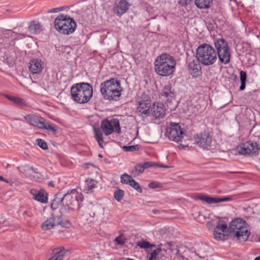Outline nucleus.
I'll list each match as a JSON object with an SVG mask.
<instances>
[{"label": "nucleus", "mask_w": 260, "mask_h": 260, "mask_svg": "<svg viewBox=\"0 0 260 260\" xmlns=\"http://www.w3.org/2000/svg\"><path fill=\"white\" fill-rule=\"evenodd\" d=\"M155 70L159 76H169L175 71L176 62L173 56L167 53L161 54L155 61Z\"/></svg>", "instance_id": "2"}, {"label": "nucleus", "mask_w": 260, "mask_h": 260, "mask_svg": "<svg viewBox=\"0 0 260 260\" xmlns=\"http://www.w3.org/2000/svg\"><path fill=\"white\" fill-rule=\"evenodd\" d=\"M132 179V177L130 175L125 173L121 176L120 181L122 184H129Z\"/></svg>", "instance_id": "40"}, {"label": "nucleus", "mask_w": 260, "mask_h": 260, "mask_svg": "<svg viewBox=\"0 0 260 260\" xmlns=\"http://www.w3.org/2000/svg\"><path fill=\"white\" fill-rule=\"evenodd\" d=\"M0 181H4L8 182L2 176H0Z\"/></svg>", "instance_id": "61"}, {"label": "nucleus", "mask_w": 260, "mask_h": 260, "mask_svg": "<svg viewBox=\"0 0 260 260\" xmlns=\"http://www.w3.org/2000/svg\"><path fill=\"white\" fill-rule=\"evenodd\" d=\"M191 1V0H180L179 4L183 7H186L190 4Z\"/></svg>", "instance_id": "53"}, {"label": "nucleus", "mask_w": 260, "mask_h": 260, "mask_svg": "<svg viewBox=\"0 0 260 260\" xmlns=\"http://www.w3.org/2000/svg\"><path fill=\"white\" fill-rule=\"evenodd\" d=\"M151 101L149 96L145 93L142 94L139 101L137 102V112L138 115L145 118L150 115Z\"/></svg>", "instance_id": "7"}, {"label": "nucleus", "mask_w": 260, "mask_h": 260, "mask_svg": "<svg viewBox=\"0 0 260 260\" xmlns=\"http://www.w3.org/2000/svg\"><path fill=\"white\" fill-rule=\"evenodd\" d=\"M96 181L92 179H88L85 181V185L84 191L87 193H91L93 190V188L96 187L95 183Z\"/></svg>", "instance_id": "29"}, {"label": "nucleus", "mask_w": 260, "mask_h": 260, "mask_svg": "<svg viewBox=\"0 0 260 260\" xmlns=\"http://www.w3.org/2000/svg\"><path fill=\"white\" fill-rule=\"evenodd\" d=\"M144 164V167L145 169H148L149 168L156 167L157 165V163L155 162L152 161H145L143 162Z\"/></svg>", "instance_id": "49"}, {"label": "nucleus", "mask_w": 260, "mask_h": 260, "mask_svg": "<svg viewBox=\"0 0 260 260\" xmlns=\"http://www.w3.org/2000/svg\"><path fill=\"white\" fill-rule=\"evenodd\" d=\"M8 47H3L0 48V60L7 64L10 67H13L15 63V59L6 53V49Z\"/></svg>", "instance_id": "22"}, {"label": "nucleus", "mask_w": 260, "mask_h": 260, "mask_svg": "<svg viewBox=\"0 0 260 260\" xmlns=\"http://www.w3.org/2000/svg\"><path fill=\"white\" fill-rule=\"evenodd\" d=\"M137 245L142 248L149 249L150 245V243L147 241L143 240L137 243Z\"/></svg>", "instance_id": "48"}, {"label": "nucleus", "mask_w": 260, "mask_h": 260, "mask_svg": "<svg viewBox=\"0 0 260 260\" xmlns=\"http://www.w3.org/2000/svg\"><path fill=\"white\" fill-rule=\"evenodd\" d=\"M213 0H194L197 7L200 9H209L213 4Z\"/></svg>", "instance_id": "27"}, {"label": "nucleus", "mask_w": 260, "mask_h": 260, "mask_svg": "<svg viewBox=\"0 0 260 260\" xmlns=\"http://www.w3.org/2000/svg\"><path fill=\"white\" fill-rule=\"evenodd\" d=\"M25 120L30 125L41 128L44 119L34 114H29L24 116Z\"/></svg>", "instance_id": "20"}, {"label": "nucleus", "mask_w": 260, "mask_h": 260, "mask_svg": "<svg viewBox=\"0 0 260 260\" xmlns=\"http://www.w3.org/2000/svg\"><path fill=\"white\" fill-rule=\"evenodd\" d=\"M148 187L150 188H156L160 187V185L159 183L153 181L148 184Z\"/></svg>", "instance_id": "52"}, {"label": "nucleus", "mask_w": 260, "mask_h": 260, "mask_svg": "<svg viewBox=\"0 0 260 260\" xmlns=\"http://www.w3.org/2000/svg\"><path fill=\"white\" fill-rule=\"evenodd\" d=\"M72 99L78 104L88 103L93 95L91 85L86 82H80L73 84L71 88Z\"/></svg>", "instance_id": "1"}, {"label": "nucleus", "mask_w": 260, "mask_h": 260, "mask_svg": "<svg viewBox=\"0 0 260 260\" xmlns=\"http://www.w3.org/2000/svg\"><path fill=\"white\" fill-rule=\"evenodd\" d=\"M200 62L198 60L195 61L193 60L192 61L188 63V68L189 71V73L191 75L197 76V74L201 70V67L200 64Z\"/></svg>", "instance_id": "25"}, {"label": "nucleus", "mask_w": 260, "mask_h": 260, "mask_svg": "<svg viewBox=\"0 0 260 260\" xmlns=\"http://www.w3.org/2000/svg\"><path fill=\"white\" fill-rule=\"evenodd\" d=\"M214 44L221 63L228 64L231 60V52L228 42L223 38H215Z\"/></svg>", "instance_id": "6"}, {"label": "nucleus", "mask_w": 260, "mask_h": 260, "mask_svg": "<svg viewBox=\"0 0 260 260\" xmlns=\"http://www.w3.org/2000/svg\"><path fill=\"white\" fill-rule=\"evenodd\" d=\"M178 147L180 149L183 150V149H185L186 147H188V145H183V144H179Z\"/></svg>", "instance_id": "55"}, {"label": "nucleus", "mask_w": 260, "mask_h": 260, "mask_svg": "<svg viewBox=\"0 0 260 260\" xmlns=\"http://www.w3.org/2000/svg\"><path fill=\"white\" fill-rule=\"evenodd\" d=\"M157 165L156 167H160L162 168H170L171 167L169 166L164 165L162 164H159L157 163Z\"/></svg>", "instance_id": "57"}, {"label": "nucleus", "mask_w": 260, "mask_h": 260, "mask_svg": "<svg viewBox=\"0 0 260 260\" xmlns=\"http://www.w3.org/2000/svg\"><path fill=\"white\" fill-rule=\"evenodd\" d=\"M160 95L163 98V100L168 103H172L175 98L174 89L170 84H167L164 87Z\"/></svg>", "instance_id": "16"}, {"label": "nucleus", "mask_w": 260, "mask_h": 260, "mask_svg": "<svg viewBox=\"0 0 260 260\" xmlns=\"http://www.w3.org/2000/svg\"><path fill=\"white\" fill-rule=\"evenodd\" d=\"M41 129H47L48 131H50L54 133H56L58 131V129L56 126H53L50 124H48V125H45V121H44L43 122Z\"/></svg>", "instance_id": "45"}, {"label": "nucleus", "mask_w": 260, "mask_h": 260, "mask_svg": "<svg viewBox=\"0 0 260 260\" xmlns=\"http://www.w3.org/2000/svg\"><path fill=\"white\" fill-rule=\"evenodd\" d=\"M63 10H64V9L63 7L56 8H54V9L48 10V13H56L60 11H62Z\"/></svg>", "instance_id": "54"}, {"label": "nucleus", "mask_w": 260, "mask_h": 260, "mask_svg": "<svg viewBox=\"0 0 260 260\" xmlns=\"http://www.w3.org/2000/svg\"><path fill=\"white\" fill-rule=\"evenodd\" d=\"M43 69V63L41 59L34 58L29 62V70L32 74L41 73Z\"/></svg>", "instance_id": "18"}, {"label": "nucleus", "mask_w": 260, "mask_h": 260, "mask_svg": "<svg viewBox=\"0 0 260 260\" xmlns=\"http://www.w3.org/2000/svg\"><path fill=\"white\" fill-rule=\"evenodd\" d=\"M247 223L241 218H236L229 223L228 229L230 232V237L240 241H246L249 236L250 232L246 228Z\"/></svg>", "instance_id": "3"}, {"label": "nucleus", "mask_w": 260, "mask_h": 260, "mask_svg": "<svg viewBox=\"0 0 260 260\" xmlns=\"http://www.w3.org/2000/svg\"><path fill=\"white\" fill-rule=\"evenodd\" d=\"M100 91L101 94L107 92L110 90H114L115 88H121L120 81L116 78H111L102 83L100 85Z\"/></svg>", "instance_id": "13"}, {"label": "nucleus", "mask_w": 260, "mask_h": 260, "mask_svg": "<svg viewBox=\"0 0 260 260\" xmlns=\"http://www.w3.org/2000/svg\"><path fill=\"white\" fill-rule=\"evenodd\" d=\"M247 77V73L245 71H241L240 72V80L241 85L239 87V90L240 91L244 90L245 89Z\"/></svg>", "instance_id": "32"}, {"label": "nucleus", "mask_w": 260, "mask_h": 260, "mask_svg": "<svg viewBox=\"0 0 260 260\" xmlns=\"http://www.w3.org/2000/svg\"><path fill=\"white\" fill-rule=\"evenodd\" d=\"M4 96L8 99L9 101L13 103L17 104L19 106H25L26 104L24 100L22 98L14 96L7 94H3Z\"/></svg>", "instance_id": "30"}, {"label": "nucleus", "mask_w": 260, "mask_h": 260, "mask_svg": "<svg viewBox=\"0 0 260 260\" xmlns=\"http://www.w3.org/2000/svg\"><path fill=\"white\" fill-rule=\"evenodd\" d=\"M126 239L122 236H119L116 238L115 241L118 245H123L125 243Z\"/></svg>", "instance_id": "51"}, {"label": "nucleus", "mask_w": 260, "mask_h": 260, "mask_svg": "<svg viewBox=\"0 0 260 260\" xmlns=\"http://www.w3.org/2000/svg\"><path fill=\"white\" fill-rule=\"evenodd\" d=\"M112 123L114 127V131L119 134L121 133V127L120 122L118 119L116 118L112 119Z\"/></svg>", "instance_id": "37"}, {"label": "nucleus", "mask_w": 260, "mask_h": 260, "mask_svg": "<svg viewBox=\"0 0 260 260\" xmlns=\"http://www.w3.org/2000/svg\"><path fill=\"white\" fill-rule=\"evenodd\" d=\"M124 195V191L120 189H118L114 193V197L118 202H120L123 199Z\"/></svg>", "instance_id": "38"}, {"label": "nucleus", "mask_w": 260, "mask_h": 260, "mask_svg": "<svg viewBox=\"0 0 260 260\" xmlns=\"http://www.w3.org/2000/svg\"><path fill=\"white\" fill-rule=\"evenodd\" d=\"M48 185L49 186H50V187L54 186V183L52 181H49L48 183Z\"/></svg>", "instance_id": "59"}, {"label": "nucleus", "mask_w": 260, "mask_h": 260, "mask_svg": "<svg viewBox=\"0 0 260 260\" xmlns=\"http://www.w3.org/2000/svg\"><path fill=\"white\" fill-rule=\"evenodd\" d=\"M28 30L31 34H39L42 30V25L39 21L33 20L30 23Z\"/></svg>", "instance_id": "26"}, {"label": "nucleus", "mask_w": 260, "mask_h": 260, "mask_svg": "<svg viewBox=\"0 0 260 260\" xmlns=\"http://www.w3.org/2000/svg\"><path fill=\"white\" fill-rule=\"evenodd\" d=\"M196 57L198 61L205 66L212 65L217 60L215 49L206 43L198 46L196 50Z\"/></svg>", "instance_id": "4"}, {"label": "nucleus", "mask_w": 260, "mask_h": 260, "mask_svg": "<svg viewBox=\"0 0 260 260\" xmlns=\"http://www.w3.org/2000/svg\"><path fill=\"white\" fill-rule=\"evenodd\" d=\"M81 194L78 193L75 190H72L71 193L68 192L63 194V207H61L60 210L61 213H64L67 209H70V205L78 203V198H80Z\"/></svg>", "instance_id": "11"}, {"label": "nucleus", "mask_w": 260, "mask_h": 260, "mask_svg": "<svg viewBox=\"0 0 260 260\" xmlns=\"http://www.w3.org/2000/svg\"><path fill=\"white\" fill-rule=\"evenodd\" d=\"M232 200V198L231 197H224L222 198L216 197V203L228 202Z\"/></svg>", "instance_id": "50"}, {"label": "nucleus", "mask_w": 260, "mask_h": 260, "mask_svg": "<svg viewBox=\"0 0 260 260\" xmlns=\"http://www.w3.org/2000/svg\"><path fill=\"white\" fill-rule=\"evenodd\" d=\"M58 225L63 228H68L71 225V223L69 220L63 221L61 216H54L43 222L41 225V229L44 231H47Z\"/></svg>", "instance_id": "10"}, {"label": "nucleus", "mask_w": 260, "mask_h": 260, "mask_svg": "<svg viewBox=\"0 0 260 260\" xmlns=\"http://www.w3.org/2000/svg\"><path fill=\"white\" fill-rule=\"evenodd\" d=\"M140 148L139 145H131V146H123V149L125 151H135L139 150Z\"/></svg>", "instance_id": "44"}, {"label": "nucleus", "mask_w": 260, "mask_h": 260, "mask_svg": "<svg viewBox=\"0 0 260 260\" xmlns=\"http://www.w3.org/2000/svg\"><path fill=\"white\" fill-rule=\"evenodd\" d=\"M149 246H150L149 248H153V247H155L156 246V245L155 244H151V243H150V245H149Z\"/></svg>", "instance_id": "62"}, {"label": "nucleus", "mask_w": 260, "mask_h": 260, "mask_svg": "<svg viewBox=\"0 0 260 260\" xmlns=\"http://www.w3.org/2000/svg\"><path fill=\"white\" fill-rule=\"evenodd\" d=\"M231 78H232V79L234 81H236L238 80V77L237 76V75L234 74H232V75H231Z\"/></svg>", "instance_id": "58"}, {"label": "nucleus", "mask_w": 260, "mask_h": 260, "mask_svg": "<svg viewBox=\"0 0 260 260\" xmlns=\"http://www.w3.org/2000/svg\"><path fill=\"white\" fill-rule=\"evenodd\" d=\"M162 249L158 248L154 250L150 253V256L149 258V260H156V258L159 256L160 252L162 251Z\"/></svg>", "instance_id": "42"}, {"label": "nucleus", "mask_w": 260, "mask_h": 260, "mask_svg": "<svg viewBox=\"0 0 260 260\" xmlns=\"http://www.w3.org/2000/svg\"><path fill=\"white\" fill-rule=\"evenodd\" d=\"M165 135L170 140L178 143L182 141L185 134L179 123L171 122L166 128Z\"/></svg>", "instance_id": "8"}, {"label": "nucleus", "mask_w": 260, "mask_h": 260, "mask_svg": "<svg viewBox=\"0 0 260 260\" xmlns=\"http://www.w3.org/2000/svg\"><path fill=\"white\" fill-rule=\"evenodd\" d=\"M54 254L51 257L50 260H61L66 254V251L64 248L61 249H55L54 251Z\"/></svg>", "instance_id": "31"}, {"label": "nucleus", "mask_w": 260, "mask_h": 260, "mask_svg": "<svg viewBox=\"0 0 260 260\" xmlns=\"http://www.w3.org/2000/svg\"><path fill=\"white\" fill-rule=\"evenodd\" d=\"M254 260H260V255L256 257Z\"/></svg>", "instance_id": "64"}, {"label": "nucleus", "mask_w": 260, "mask_h": 260, "mask_svg": "<svg viewBox=\"0 0 260 260\" xmlns=\"http://www.w3.org/2000/svg\"><path fill=\"white\" fill-rule=\"evenodd\" d=\"M30 192L33 196V199L42 203L48 202V193L44 189H41L37 191L31 189Z\"/></svg>", "instance_id": "19"}, {"label": "nucleus", "mask_w": 260, "mask_h": 260, "mask_svg": "<svg viewBox=\"0 0 260 260\" xmlns=\"http://www.w3.org/2000/svg\"><path fill=\"white\" fill-rule=\"evenodd\" d=\"M63 207V194L61 192L57 193L53 200L52 203L51 204V208L53 210L57 209L60 205Z\"/></svg>", "instance_id": "24"}, {"label": "nucleus", "mask_w": 260, "mask_h": 260, "mask_svg": "<svg viewBox=\"0 0 260 260\" xmlns=\"http://www.w3.org/2000/svg\"><path fill=\"white\" fill-rule=\"evenodd\" d=\"M129 3L126 0H116L113 8L114 13L121 16L129 9Z\"/></svg>", "instance_id": "15"}, {"label": "nucleus", "mask_w": 260, "mask_h": 260, "mask_svg": "<svg viewBox=\"0 0 260 260\" xmlns=\"http://www.w3.org/2000/svg\"><path fill=\"white\" fill-rule=\"evenodd\" d=\"M217 228H215L214 231V236L216 240L224 241L228 239L229 237H230V234H225L222 233L221 232H218Z\"/></svg>", "instance_id": "33"}, {"label": "nucleus", "mask_w": 260, "mask_h": 260, "mask_svg": "<svg viewBox=\"0 0 260 260\" xmlns=\"http://www.w3.org/2000/svg\"><path fill=\"white\" fill-rule=\"evenodd\" d=\"M166 111V108L162 103L155 102L152 105L150 112L155 119H161L165 117Z\"/></svg>", "instance_id": "14"}, {"label": "nucleus", "mask_w": 260, "mask_h": 260, "mask_svg": "<svg viewBox=\"0 0 260 260\" xmlns=\"http://www.w3.org/2000/svg\"><path fill=\"white\" fill-rule=\"evenodd\" d=\"M93 132L94 135L95 139H96V141L98 142L103 141V134L99 127H96L95 126H93Z\"/></svg>", "instance_id": "36"}, {"label": "nucleus", "mask_w": 260, "mask_h": 260, "mask_svg": "<svg viewBox=\"0 0 260 260\" xmlns=\"http://www.w3.org/2000/svg\"><path fill=\"white\" fill-rule=\"evenodd\" d=\"M198 199L208 204H217L216 197H212L209 196L202 195L199 196Z\"/></svg>", "instance_id": "34"}, {"label": "nucleus", "mask_w": 260, "mask_h": 260, "mask_svg": "<svg viewBox=\"0 0 260 260\" xmlns=\"http://www.w3.org/2000/svg\"><path fill=\"white\" fill-rule=\"evenodd\" d=\"M152 212L154 214H157L159 213V211L157 209H153Z\"/></svg>", "instance_id": "60"}, {"label": "nucleus", "mask_w": 260, "mask_h": 260, "mask_svg": "<svg viewBox=\"0 0 260 260\" xmlns=\"http://www.w3.org/2000/svg\"><path fill=\"white\" fill-rule=\"evenodd\" d=\"M237 47L238 49L239 48L240 50V53H238L240 55L242 53H244V50H243L242 51H241V49L244 48L243 45L242 44L238 45Z\"/></svg>", "instance_id": "56"}, {"label": "nucleus", "mask_w": 260, "mask_h": 260, "mask_svg": "<svg viewBox=\"0 0 260 260\" xmlns=\"http://www.w3.org/2000/svg\"><path fill=\"white\" fill-rule=\"evenodd\" d=\"M259 148L256 142L246 141L237 147L238 153L241 155L257 154Z\"/></svg>", "instance_id": "12"}, {"label": "nucleus", "mask_w": 260, "mask_h": 260, "mask_svg": "<svg viewBox=\"0 0 260 260\" xmlns=\"http://www.w3.org/2000/svg\"><path fill=\"white\" fill-rule=\"evenodd\" d=\"M245 57L249 64H253L256 60V56L252 52H247L245 54Z\"/></svg>", "instance_id": "39"}, {"label": "nucleus", "mask_w": 260, "mask_h": 260, "mask_svg": "<svg viewBox=\"0 0 260 260\" xmlns=\"http://www.w3.org/2000/svg\"><path fill=\"white\" fill-rule=\"evenodd\" d=\"M20 215H22L24 219H27L30 215V211L28 210H24L23 208H20L19 211Z\"/></svg>", "instance_id": "47"}, {"label": "nucleus", "mask_w": 260, "mask_h": 260, "mask_svg": "<svg viewBox=\"0 0 260 260\" xmlns=\"http://www.w3.org/2000/svg\"><path fill=\"white\" fill-rule=\"evenodd\" d=\"M37 170V169H35L32 167H30L29 165H24L21 167V171L26 177L32 178H34V174L38 173Z\"/></svg>", "instance_id": "28"}, {"label": "nucleus", "mask_w": 260, "mask_h": 260, "mask_svg": "<svg viewBox=\"0 0 260 260\" xmlns=\"http://www.w3.org/2000/svg\"><path fill=\"white\" fill-rule=\"evenodd\" d=\"M215 228H218V232H225L228 229V225L223 220H219Z\"/></svg>", "instance_id": "41"}, {"label": "nucleus", "mask_w": 260, "mask_h": 260, "mask_svg": "<svg viewBox=\"0 0 260 260\" xmlns=\"http://www.w3.org/2000/svg\"><path fill=\"white\" fill-rule=\"evenodd\" d=\"M194 143L204 149H209L212 141V136L208 131H204L194 135Z\"/></svg>", "instance_id": "9"}, {"label": "nucleus", "mask_w": 260, "mask_h": 260, "mask_svg": "<svg viewBox=\"0 0 260 260\" xmlns=\"http://www.w3.org/2000/svg\"><path fill=\"white\" fill-rule=\"evenodd\" d=\"M102 142L103 141H101V142L99 141V142H98V144H99L100 147H101V148H103V145L102 144Z\"/></svg>", "instance_id": "63"}, {"label": "nucleus", "mask_w": 260, "mask_h": 260, "mask_svg": "<svg viewBox=\"0 0 260 260\" xmlns=\"http://www.w3.org/2000/svg\"><path fill=\"white\" fill-rule=\"evenodd\" d=\"M145 170L144 164L143 162L140 163L136 165L132 171V173L137 176L142 174Z\"/></svg>", "instance_id": "35"}, {"label": "nucleus", "mask_w": 260, "mask_h": 260, "mask_svg": "<svg viewBox=\"0 0 260 260\" xmlns=\"http://www.w3.org/2000/svg\"><path fill=\"white\" fill-rule=\"evenodd\" d=\"M101 128L106 136L111 135L114 132L112 120L109 121L107 118L103 119L101 122Z\"/></svg>", "instance_id": "23"}, {"label": "nucleus", "mask_w": 260, "mask_h": 260, "mask_svg": "<svg viewBox=\"0 0 260 260\" xmlns=\"http://www.w3.org/2000/svg\"><path fill=\"white\" fill-rule=\"evenodd\" d=\"M54 27L59 33L69 35L76 30L77 23L74 19L70 16L59 14L54 20Z\"/></svg>", "instance_id": "5"}, {"label": "nucleus", "mask_w": 260, "mask_h": 260, "mask_svg": "<svg viewBox=\"0 0 260 260\" xmlns=\"http://www.w3.org/2000/svg\"><path fill=\"white\" fill-rule=\"evenodd\" d=\"M37 144L42 149L47 150L48 149V145L47 143L42 139H37L36 140Z\"/></svg>", "instance_id": "46"}, {"label": "nucleus", "mask_w": 260, "mask_h": 260, "mask_svg": "<svg viewBox=\"0 0 260 260\" xmlns=\"http://www.w3.org/2000/svg\"><path fill=\"white\" fill-rule=\"evenodd\" d=\"M128 185H129L130 186L133 187L138 192H139L140 193L142 192V190L141 189V187L140 184L134 179H132L131 183H129Z\"/></svg>", "instance_id": "43"}, {"label": "nucleus", "mask_w": 260, "mask_h": 260, "mask_svg": "<svg viewBox=\"0 0 260 260\" xmlns=\"http://www.w3.org/2000/svg\"><path fill=\"white\" fill-rule=\"evenodd\" d=\"M122 91V88H115L114 90L107 91V92H105L102 95L105 100H108L109 101H118L119 97L121 95V91Z\"/></svg>", "instance_id": "21"}, {"label": "nucleus", "mask_w": 260, "mask_h": 260, "mask_svg": "<svg viewBox=\"0 0 260 260\" xmlns=\"http://www.w3.org/2000/svg\"><path fill=\"white\" fill-rule=\"evenodd\" d=\"M15 34L10 30H6L0 35V48L3 47H9L15 39Z\"/></svg>", "instance_id": "17"}]
</instances>
